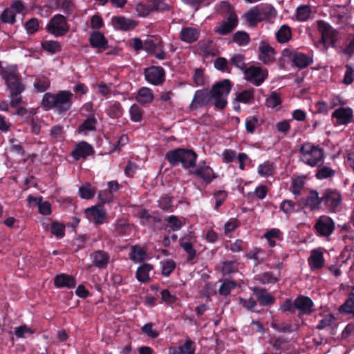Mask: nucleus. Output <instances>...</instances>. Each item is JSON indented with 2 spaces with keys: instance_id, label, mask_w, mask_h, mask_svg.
I'll return each mask as SVG.
<instances>
[{
  "instance_id": "f257e3e1",
  "label": "nucleus",
  "mask_w": 354,
  "mask_h": 354,
  "mask_svg": "<svg viewBox=\"0 0 354 354\" xmlns=\"http://www.w3.org/2000/svg\"><path fill=\"white\" fill-rule=\"evenodd\" d=\"M232 87V84L230 80L225 79L214 84L210 90L207 88L197 90L189 104V109L194 111L207 106L214 100L215 108L218 110H223L227 106V97Z\"/></svg>"
},
{
  "instance_id": "f03ea898",
  "label": "nucleus",
  "mask_w": 354,
  "mask_h": 354,
  "mask_svg": "<svg viewBox=\"0 0 354 354\" xmlns=\"http://www.w3.org/2000/svg\"><path fill=\"white\" fill-rule=\"evenodd\" d=\"M73 93L69 91H60L53 94L46 93L43 95L41 105L45 110L54 109L59 115H64L72 106Z\"/></svg>"
},
{
  "instance_id": "7ed1b4c3",
  "label": "nucleus",
  "mask_w": 354,
  "mask_h": 354,
  "mask_svg": "<svg viewBox=\"0 0 354 354\" xmlns=\"http://www.w3.org/2000/svg\"><path fill=\"white\" fill-rule=\"evenodd\" d=\"M165 159L171 167L181 163L185 169H193L196 167L197 154L192 149L177 148L167 151Z\"/></svg>"
},
{
  "instance_id": "20e7f679",
  "label": "nucleus",
  "mask_w": 354,
  "mask_h": 354,
  "mask_svg": "<svg viewBox=\"0 0 354 354\" xmlns=\"http://www.w3.org/2000/svg\"><path fill=\"white\" fill-rule=\"evenodd\" d=\"M299 152L301 160L310 167H319L324 163V151L319 146L305 142L301 145Z\"/></svg>"
},
{
  "instance_id": "39448f33",
  "label": "nucleus",
  "mask_w": 354,
  "mask_h": 354,
  "mask_svg": "<svg viewBox=\"0 0 354 354\" xmlns=\"http://www.w3.org/2000/svg\"><path fill=\"white\" fill-rule=\"evenodd\" d=\"M46 30L55 37H61L69 32L70 25L65 16L57 14L48 21L46 26Z\"/></svg>"
},
{
  "instance_id": "423d86ee",
  "label": "nucleus",
  "mask_w": 354,
  "mask_h": 354,
  "mask_svg": "<svg viewBox=\"0 0 354 354\" xmlns=\"http://www.w3.org/2000/svg\"><path fill=\"white\" fill-rule=\"evenodd\" d=\"M322 200L327 210L335 212L342 203V198L337 189H326L322 193Z\"/></svg>"
},
{
  "instance_id": "0eeeda50",
  "label": "nucleus",
  "mask_w": 354,
  "mask_h": 354,
  "mask_svg": "<svg viewBox=\"0 0 354 354\" xmlns=\"http://www.w3.org/2000/svg\"><path fill=\"white\" fill-rule=\"evenodd\" d=\"M228 17L214 28L220 35H227L232 32L238 25V17L230 5L227 6Z\"/></svg>"
},
{
  "instance_id": "6e6552de",
  "label": "nucleus",
  "mask_w": 354,
  "mask_h": 354,
  "mask_svg": "<svg viewBox=\"0 0 354 354\" xmlns=\"http://www.w3.org/2000/svg\"><path fill=\"white\" fill-rule=\"evenodd\" d=\"M331 119L335 126L344 125L354 122L353 111L351 107L340 106L336 109L331 115Z\"/></svg>"
},
{
  "instance_id": "1a4fd4ad",
  "label": "nucleus",
  "mask_w": 354,
  "mask_h": 354,
  "mask_svg": "<svg viewBox=\"0 0 354 354\" xmlns=\"http://www.w3.org/2000/svg\"><path fill=\"white\" fill-rule=\"evenodd\" d=\"M243 74L248 82L259 86L266 80L268 73L267 69H263L260 66H250L245 68Z\"/></svg>"
},
{
  "instance_id": "9d476101",
  "label": "nucleus",
  "mask_w": 354,
  "mask_h": 354,
  "mask_svg": "<svg viewBox=\"0 0 354 354\" xmlns=\"http://www.w3.org/2000/svg\"><path fill=\"white\" fill-rule=\"evenodd\" d=\"M335 222L328 216H321L317 220L314 228L317 236H329L335 230Z\"/></svg>"
},
{
  "instance_id": "9b49d317",
  "label": "nucleus",
  "mask_w": 354,
  "mask_h": 354,
  "mask_svg": "<svg viewBox=\"0 0 354 354\" xmlns=\"http://www.w3.org/2000/svg\"><path fill=\"white\" fill-rule=\"evenodd\" d=\"M145 80L151 84L159 86L165 80V71L160 66H151L145 69Z\"/></svg>"
},
{
  "instance_id": "f8f14e48",
  "label": "nucleus",
  "mask_w": 354,
  "mask_h": 354,
  "mask_svg": "<svg viewBox=\"0 0 354 354\" xmlns=\"http://www.w3.org/2000/svg\"><path fill=\"white\" fill-rule=\"evenodd\" d=\"M283 55L286 57L291 56L292 64L300 69L307 68L313 62V55H308L301 52L294 51L291 53L290 50L285 49L283 50Z\"/></svg>"
},
{
  "instance_id": "ddd939ff",
  "label": "nucleus",
  "mask_w": 354,
  "mask_h": 354,
  "mask_svg": "<svg viewBox=\"0 0 354 354\" xmlns=\"http://www.w3.org/2000/svg\"><path fill=\"white\" fill-rule=\"evenodd\" d=\"M195 167V169L189 171V174L201 179L207 185L211 183L214 179L218 177V175L214 171L212 168L205 165V162L203 165L199 164Z\"/></svg>"
},
{
  "instance_id": "4468645a",
  "label": "nucleus",
  "mask_w": 354,
  "mask_h": 354,
  "mask_svg": "<svg viewBox=\"0 0 354 354\" xmlns=\"http://www.w3.org/2000/svg\"><path fill=\"white\" fill-rule=\"evenodd\" d=\"M143 50L147 53L154 55L160 60L166 59V54L163 50V46L160 39L158 42L151 39L145 40Z\"/></svg>"
},
{
  "instance_id": "2eb2a0df",
  "label": "nucleus",
  "mask_w": 354,
  "mask_h": 354,
  "mask_svg": "<svg viewBox=\"0 0 354 354\" xmlns=\"http://www.w3.org/2000/svg\"><path fill=\"white\" fill-rule=\"evenodd\" d=\"M313 306L314 303L309 297L300 295L295 299V308L300 315H310L314 310Z\"/></svg>"
},
{
  "instance_id": "dca6fc26",
  "label": "nucleus",
  "mask_w": 354,
  "mask_h": 354,
  "mask_svg": "<svg viewBox=\"0 0 354 354\" xmlns=\"http://www.w3.org/2000/svg\"><path fill=\"white\" fill-rule=\"evenodd\" d=\"M94 153V149L91 145L86 141H81L77 143L75 149L71 151V156L75 160L81 158L86 159Z\"/></svg>"
},
{
  "instance_id": "f3484780",
  "label": "nucleus",
  "mask_w": 354,
  "mask_h": 354,
  "mask_svg": "<svg viewBox=\"0 0 354 354\" xmlns=\"http://www.w3.org/2000/svg\"><path fill=\"white\" fill-rule=\"evenodd\" d=\"M252 292L259 305L261 306L270 307L275 303L276 299L274 296L268 292L265 288L254 287Z\"/></svg>"
},
{
  "instance_id": "a211bd4d",
  "label": "nucleus",
  "mask_w": 354,
  "mask_h": 354,
  "mask_svg": "<svg viewBox=\"0 0 354 354\" xmlns=\"http://www.w3.org/2000/svg\"><path fill=\"white\" fill-rule=\"evenodd\" d=\"M274 49L266 41H261L259 48V59L264 64H270L274 61Z\"/></svg>"
},
{
  "instance_id": "6ab92c4d",
  "label": "nucleus",
  "mask_w": 354,
  "mask_h": 354,
  "mask_svg": "<svg viewBox=\"0 0 354 354\" xmlns=\"http://www.w3.org/2000/svg\"><path fill=\"white\" fill-rule=\"evenodd\" d=\"M91 46L102 52L109 48L108 40L104 34L98 30L91 32L88 39Z\"/></svg>"
},
{
  "instance_id": "aec40b11",
  "label": "nucleus",
  "mask_w": 354,
  "mask_h": 354,
  "mask_svg": "<svg viewBox=\"0 0 354 354\" xmlns=\"http://www.w3.org/2000/svg\"><path fill=\"white\" fill-rule=\"evenodd\" d=\"M93 265L98 269H105L109 261L110 255L104 251L98 250L92 252L90 255Z\"/></svg>"
},
{
  "instance_id": "412c9836",
  "label": "nucleus",
  "mask_w": 354,
  "mask_h": 354,
  "mask_svg": "<svg viewBox=\"0 0 354 354\" xmlns=\"http://www.w3.org/2000/svg\"><path fill=\"white\" fill-rule=\"evenodd\" d=\"M53 283L57 288H66L72 289L75 288L77 284L74 277L65 273L57 274L54 277Z\"/></svg>"
},
{
  "instance_id": "4be33fe9",
  "label": "nucleus",
  "mask_w": 354,
  "mask_h": 354,
  "mask_svg": "<svg viewBox=\"0 0 354 354\" xmlns=\"http://www.w3.org/2000/svg\"><path fill=\"white\" fill-rule=\"evenodd\" d=\"M85 213L88 218H92L96 225L102 224L106 217V213L101 205H95L87 208Z\"/></svg>"
},
{
  "instance_id": "5701e85b",
  "label": "nucleus",
  "mask_w": 354,
  "mask_h": 354,
  "mask_svg": "<svg viewBox=\"0 0 354 354\" xmlns=\"http://www.w3.org/2000/svg\"><path fill=\"white\" fill-rule=\"evenodd\" d=\"M200 36V30L194 27H183L180 32V39L187 44L197 41Z\"/></svg>"
},
{
  "instance_id": "b1692460",
  "label": "nucleus",
  "mask_w": 354,
  "mask_h": 354,
  "mask_svg": "<svg viewBox=\"0 0 354 354\" xmlns=\"http://www.w3.org/2000/svg\"><path fill=\"white\" fill-rule=\"evenodd\" d=\"M325 260L322 252L315 249L311 252V254L308 258V264L311 270L315 271L324 267Z\"/></svg>"
},
{
  "instance_id": "393cba45",
  "label": "nucleus",
  "mask_w": 354,
  "mask_h": 354,
  "mask_svg": "<svg viewBox=\"0 0 354 354\" xmlns=\"http://www.w3.org/2000/svg\"><path fill=\"white\" fill-rule=\"evenodd\" d=\"M322 203V196H319L317 191H310L305 200V206L309 208L311 211H317L321 209Z\"/></svg>"
},
{
  "instance_id": "a878e982",
  "label": "nucleus",
  "mask_w": 354,
  "mask_h": 354,
  "mask_svg": "<svg viewBox=\"0 0 354 354\" xmlns=\"http://www.w3.org/2000/svg\"><path fill=\"white\" fill-rule=\"evenodd\" d=\"M319 28L322 31V39L324 42L330 41L334 44L337 41V32L328 24L319 22Z\"/></svg>"
},
{
  "instance_id": "bb28decb",
  "label": "nucleus",
  "mask_w": 354,
  "mask_h": 354,
  "mask_svg": "<svg viewBox=\"0 0 354 354\" xmlns=\"http://www.w3.org/2000/svg\"><path fill=\"white\" fill-rule=\"evenodd\" d=\"M138 214L142 225H156L161 222V218L156 212L149 214V211L146 209H142Z\"/></svg>"
},
{
  "instance_id": "cd10ccee",
  "label": "nucleus",
  "mask_w": 354,
  "mask_h": 354,
  "mask_svg": "<svg viewBox=\"0 0 354 354\" xmlns=\"http://www.w3.org/2000/svg\"><path fill=\"white\" fill-rule=\"evenodd\" d=\"M112 22L115 28L124 31L131 30L136 26L134 21L126 19L124 17H113Z\"/></svg>"
},
{
  "instance_id": "c85d7f7f",
  "label": "nucleus",
  "mask_w": 354,
  "mask_h": 354,
  "mask_svg": "<svg viewBox=\"0 0 354 354\" xmlns=\"http://www.w3.org/2000/svg\"><path fill=\"white\" fill-rule=\"evenodd\" d=\"M244 18L250 27H254L258 23L262 21V18L261 17L259 10V6H254L246 12L244 15Z\"/></svg>"
},
{
  "instance_id": "c756f323",
  "label": "nucleus",
  "mask_w": 354,
  "mask_h": 354,
  "mask_svg": "<svg viewBox=\"0 0 354 354\" xmlns=\"http://www.w3.org/2000/svg\"><path fill=\"white\" fill-rule=\"evenodd\" d=\"M338 311L340 314L351 315L354 318V292H351L344 303L341 305Z\"/></svg>"
},
{
  "instance_id": "7c9ffc66",
  "label": "nucleus",
  "mask_w": 354,
  "mask_h": 354,
  "mask_svg": "<svg viewBox=\"0 0 354 354\" xmlns=\"http://www.w3.org/2000/svg\"><path fill=\"white\" fill-rule=\"evenodd\" d=\"M97 119L94 115H90L78 127L77 132L79 133L86 134L88 131H95L96 129Z\"/></svg>"
},
{
  "instance_id": "2f4dec72",
  "label": "nucleus",
  "mask_w": 354,
  "mask_h": 354,
  "mask_svg": "<svg viewBox=\"0 0 354 354\" xmlns=\"http://www.w3.org/2000/svg\"><path fill=\"white\" fill-rule=\"evenodd\" d=\"M153 269V266L149 263H144L139 266L136 271V279L141 283H147L150 281L149 272Z\"/></svg>"
},
{
  "instance_id": "473e14b6",
  "label": "nucleus",
  "mask_w": 354,
  "mask_h": 354,
  "mask_svg": "<svg viewBox=\"0 0 354 354\" xmlns=\"http://www.w3.org/2000/svg\"><path fill=\"white\" fill-rule=\"evenodd\" d=\"M136 100L142 104H149L153 100V94L151 88L142 87L138 90Z\"/></svg>"
},
{
  "instance_id": "72a5a7b5",
  "label": "nucleus",
  "mask_w": 354,
  "mask_h": 354,
  "mask_svg": "<svg viewBox=\"0 0 354 354\" xmlns=\"http://www.w3.org/2000/svg\"><path fill=\"white\" fill-rule=\"evenodd\" d=\"M336 325V317L333 314H327L320 319L316 326L318 330L333 328Z\"/></svg>"
},
{
  "instance_id": "f704fd0d",
  "label": "nucleus",
  "mask_w": 354,
  "mask_h": 354,
  "mask_svg": "<svg viewBox=\"0 0 354 354\" xmlns=\"http://www.w3.org/2000/svg\"><path fill=\"white\" fill-rule=\"evenodd\" d=\"M41 48L50 54H55L62 50V45L59 41L54 40H44L41 43Z\"/></svg>"
},
{
  "instance_id": "c9c22d12",
  "label": "nucleus",
  "mask_w": 354,
  "mask_h": 354,
  "mask_svg": "<svg viewBox=\"0 0 354 354\" xmlns=\"http://www.w3.org/2000/svg\"><path fill=\"white\" fill-rule=\"evenodd\" d=\"M131 227L125 219H119L115 224V233L118 236H127L130 234Z\"/></svg>"
},
{
  "instance_id": "e433bc0d",
  "label": "nucleus",
  "mask_w": 354,
  "mask_h": 354,
  "mask_svg": "<svg viewBox=\"0 0 354 354\" xmlns=\"http://www.w3.org/2000/svg\"><path fill=\"white\" fill-rule=\"evenodd\" d=\"M291 29L288 25H283L276 32L277 40L281 43H286L291 39Z\"/></svg>"
},
{
  "instance_id": "4c0bfd02",
  "label": "nucleus",
  "mask_w": 354,
  "mask_h": 354,
  "mask_svg": "<svg viewBox=\"0 0 354 354\" xmlns=\"http://www.w3.org/2000/svg\"><path fill=\"white\" fill-rule=\"evenodd\" d=\"M259 10L261 17L262 18V21L272 19L274 18L277 15L275 9L270 5L259 6Z\"/></svg>"
},
{
  "instance_id": "58836bf2",
  "label": "nucleus",
  "mask_w": 354,
  "mask_h": 354,
  "mask_svg": "<svg viewBox=\"0 0 354 354\" xmlns=\"http://www.w3.org/2000/svg\"><path fill=\"white\" fill-rule=\"evenodd\" d=\"M268 192V187L265 185H261L257 187L253 192H248L246 195V198L248 200H252L253 197L263 200L266 197Z\"/></svg>"
},
{
  "instance_id": "ea45409f",
  "label": "nucleus",
  "mask_w": 354,
  "mask_h": 354,
  "mask_svg": "<svg viewBox=\"0 0 354 354\" xmlns=\"http://www.w3.org/2000/svg\"><path fill=\"white\" fill-rule=\"evenodd\" d=\"M258 174L259 176L266 177L272 176L274 173V167L272 162L265 161L258 167Z\"/></svg>"
},
{
  "instance_id": "a19ab883",
  "label": "nucleus",
  "mask_w": 354,
  "mask_h": 354,
  "mask_svg": "<svg viewBox=\"0 0 354 354\" xmlns=\"http://www.w3.org/2000/svg\"><path fill=\"white\" fill-rule=\"evenodd\" d=\"M106 112L110 118H118L122 115V107L117 101L111 102Z\"/></svg>"
},
{
  "instance_id": "79ce46f5",
  "label": "nucleus",
  "mask_w": 354,
  "mask_h": 354,
  "mask_svg": "<svg viewBox=\"0 0 354 354\" xmlns=\"http://www.w3.org/2000/svg\"><path fill=\"white\" fill-rule=\"evenodd\" d=\"M254 88L246 89L238 93L235 100L239 102L250 104L254 100Z\"/></svg>"
},
{
  "instance_id": "37998d69",
  "label": "nucleus",
  "mask_w": 354,
  "mask_h": 354,
  "mask_svg": "<svg viewBox=\"0 0 354 354\" xmlns=\"http://www.w3.org/2000/svg\"><path fill=\"white\" fill-rule=\"evenodd\" d=\"M311 15V8L308 5L299 6L296 10V18L299 21H307Z\"/></svg>"
},
{
  "instance_id": "c03bdc74",
  "label": "nucleus",
  "mask_w": 354,
  "mask_h": 354,
  "mask_svg": "<svg viewBox=\"0 0 354 354\" xmlns=\"http://www.w3.org/2000/svg\"><path fill=\"white\" fill-rule=\"evenodd\" d=\"M236 282L229 279H225L223 281L218 289V293L222 296L227 297L229 295H230L231 291L234 290L236 288Z\"/></svg>"
},
{
  "instance_id": "a18cd8bd",
  "label": "nucleus",
  "mask_w": 354,
  "mask_h": 354,
  "mask_svg": "<svg viewBox=\"0 0 354 354\" xmlns=\"http://www.w3.org/2000/svg\"><path fill=\"white\" fill-rule=\"evenodd\" d=\"M50 231L57 239H62L65 236V225L57 221L52 222Z\"/></svg>"
},
{
  "instance_id": "49530a36",
  "label": "nucleus",
  "mask_w": 354,
  "mask_h": 354,
  "mask_svg": "<svg viewBox=\"0 0 354 354\" xmlns=\"http://www.w3.org/2000/svg\"><path fill=\"white\" fill-rule=\"evenodd\" d=\"M230 63L243 72L245 68H247L245 56L240 53L233 55L230 59Z\"/></svg>"
},
{
  "instance_id": "de8ad7c7",
  "label": "nucleus",
  "mask_w": 354,
  "mask_h": 354,
  "mask_svg": "<svg viewBox=\"0 0 354 354\" xmlns=\"http://www.w3.org/2000/svg\"><path fill=\"white\" fill-rule=\"evenodd\" d=\"M233 41L239 46H246L250 41L249 35L245 31H237L233 35Z\"/></svg>"
},
{
  "instance_id": "09e8293b",
  "label": "nucleus",
  "mask_w": 354,
  "mask_h": 354,
  "mask_svg": "<svg viewBox=\"0 0 354 354\" xmlns=\"http://www.w3.org/2000/svg\"><path fill=\"white\" fill-rule=\"evenodd\" d=\"M79 194L82 198L91 199L95 194V189L91 187L90 183H86L79 188Z\"/></svg>"
},
{
  "instance_id": "8fccbe9b",
  "label": "nucleus",
  "mask_w": 354,
  "mask_h": 354,
  "mask_svg": "<svg viewBox=\"0 0 354 354\" xmlns=\"http://www.w3.org/2000/svg\"><path fill=\"white\" fill-rule=\"evenodd\" d=\"M146 251L142 248L136 245L131 248V258L133 261L142 262L146 259Z\"/></svg>"
},
{
  "instance_id": "3c124183",
  "label": "nucleus",
  "mask_w": 354,
  "mask_h": 354,
  "mask_svg": "<svg viewBox=\"0 0 354 354\" xmlns=\"http://www.w3.org/2000/svg\"><path fill=\"white\" fill-rule=\"evenodd\" d=\"M335 174V171L327 166L319 167L316 172L315 177L318 180H324L333 177Z\"/></svg>"
},
{
  "instance_id": "603ef678",
  "label": "nucleus",
  "mask_w": 354,
  "mask_h": 354,
  "mask_svg": "<svg viewBox=\"0 0 354 354\" xmlns=\"http://www.w3.org/2000/svg\"><path fill=\"white\" fill-rule=\"evenodd\" d=\"M50 136L53 142L64 140V127L60 124L52 127L50 131Z\"/></svg>"
},
{
  "instance_id": "864d4df0",
  "label": "nucleus",
  "mask_w": 354,
  "mask_h": 354,
  "mask_svg": "<svg viewBox=\"0 0 354 354\" xmlns=\"http://www.w3.org/2000/svg\"><path fill=\"white\" fill-rule=\"evenodd\" d=\"M131 120L134 122H140L142 120L143 111L136 104H133L129 109Z\"/></svg>"
},
{
  "instance_id": "5fc2aeb1",
  "label": "nucleus",
  "mask_w": 354,
  "mask_h": 354,
  "mask_svg": "<svg viewBox=\"0 0 354 354\" xmlns=\"http://www.w3.org/2000/svg\"><path fill=\"white\" fill-rule=\"evenodd\" d=\"M180 245L187 254V262H191L196 256V250L194 248L192 243L188 241H181Z\"/></svg>"
},
{
  "instance_id": "6e6d98bb",
  "label": "nucleus",
  "mask_w": 354,
  "mask_h": 354,
  "mask_svg": "<svg viewBox=\"0 0 354 354\" xmlns=\"http://www.w3.org/2000/svg\"><path fill=\"white\" fill-rule=\"evenodd\" d=\"M24 27L28 35H33L39 30V21L38 19L32 17L26 22Z\"/></svg>"
},
{
  "instance_id": "4d7b16f0",
  "label": "nucleus",
  "mask_w": 354,
  "mask_h": 354,
  "mask_svg": "<svg viewBox=\"0 0 354 354\" xmlns=\"http://www.w3.org/2000/svg\"><path fill=\"white\" fill-rule=\"evenodd\" d=\"M271 327L279 333H291L294 330L293 326L291 324L285 322H273L271 323Z\"/></svg>"
},
{
  "instance_id": "13d9d810",
  "label": "nucleus",
  "mask_w": 354,
  "mask_h": 354,
  "mask_svg": "<svg viewBox=\"0 0 354 354\" xmlns=\"http://www.w3.org/2000/svg\"><path fill=\"white\" fill-rule=\"evenodd\" d=\"M149 2L153 11H169L171 8L164 0H149Z\"/></svg>"
},
{
  "instance_id": "bf43d9fd",
  "label": "nucleus",
  "mask_w": 354,
  "mask_h": 354,
  "mask_svg": "<svg viewBox=\"0 0 354 354\" xmlns=\"http://www.w3.org/2000/svg\"><path fill=\"white\" fill-rule=\"evenodd\" d=\"M16 13L10 8H6L1 15V20L3 23L13 24L16 21Z\"/></svg>"
},
{
  "instance_id": "052dcab7",
  "label": "nucleus",
  "mask_w": 354,
  "mask_h": 354,
  "mask_svg": "<svg viewBox=\"0 0 354 354\" xmlns=\"http://www.w3.org/2000/svg\"><path fill=\"white\" fill-rule=\"evenodd\" d=\"M259 280L263 284H274L279 281V278L275 277L271 272H265L259 276Z\"/></svg>"
},
{
  "instance_id": "680f3d73",
  "label": "nucleus",
  "mask_w": 354,
  "mask_h": 354,
  "mask_svg": "<svg viewBox=\"0 0 354 354\" xmlns=\"http://www.w3.org/2000/svg\"><path fill=\"white\" fill-rule=\"evenodd\" d=\"M214 67L222 72L231 73V69L228 66V62L227 59L223 57L216 58L214 62Z\"/></svg>"
},
{
  "instance_id": "e2e57ef3",
  "label": "nucleus",
  "mask_w": 354,
  "mask_h": 354,
  "mask_svg": "<svg viewBox=\"0 0 354 354\" xmlns=\"http://www.w3.org/2000/svg\"><path fill=\"white\" fill-rule=\"evenodd\" d=\"M227 197V192L225 190H218L214 192V198L215 199L214 209L218 210Z\"/></svg>"
},
{
  "instance_id": "0e129e2a",
  "label": "nucleus",
  "mask_w": 354,
  "mask_h": 354,
  "mask_svg": "<svg viewBox=\"0 0 354 354\" xmlns=\"http://www.w3.org/2000/svg\"><path fill=\"white\" fill-rule=\"evenodd\" d=\"M179 347L183 354H195V343L190 338H187L185 343Z\"/></svg>"
},
{
  "instance_id": "69168bd1",
  "label": "nucleus",
  "mask_w": 354,
  "mask_h": 354,
  "mask_svg": "<svg viewBox=\"0 0 354 354\" xmlns=\"http://www.w3.org/2000/svg\"><path fill=\"white\" fill-rule=\"evenodd\" d=\"M37 205L39 209V212L44 216H48L51 214V204L50 202L46 201H42V197H39V201H37Z\"/></svg>"
},
{
  "instance_id": "338daca9",
  "label": "nucleus",
  "mask_w": 354,
  "mask_h": 354,
  "mask_svg": "<svg viewBox=\"0 0 354 354\" xmlns=\"http://www.w3.org/2000/svg\"><path fill=\"white\" fill-rule=\"evenodd\" d=\"M239 303L247 310L251 312H254V308L257 305V301L252 297L248 299L239 297Z\"/></svg>"
},
{
  "instance_id": "774afa93",
  "label": "nucleus",
  "mask_w": 354,
  "mask_h": 354,
  "mask_svg": "<svg viewBox=\"0 0 354 354\" xmlns=\"http://www.w3.org/2000/svg\"><path fill=\"white\" fill-rule=\"evenodd\" d=\"M346 71L342 80L345 85H350L354 82V68L349 64L346 65Z\"/></svg>"
}]
</instances>
